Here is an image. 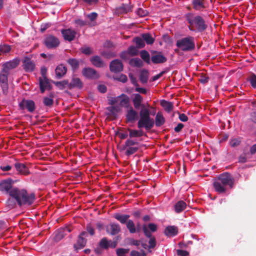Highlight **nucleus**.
Instances as JSON below:
<instances>
[{"instance_id": "f257e3e1", "label": "nucleus", "mask_w": 256, "mask_h": 256, "mask_svg": "<svg viewBox=\"0 0 256 256\" xmlns=\"http://www.w3.org/2000/svg\"><path fill=\"white\" fill-rule=\"evenodd\" d=\"M34 193H9L6 208L10 210L18 206L20 207L31 205L35 200Z\"/></svg>"}, {"instance_id": "f03ea898", "label": "nucleus", "mask_w": 256, "mask_h": 256, "mask_svg": "<svg viewBox=\"0 0 256 256\" xmlns=\"http://www.w3.org/2000/svg\"><path fill=\"white\" fill-rule=\"evenodd\" d=\"M140 118L138 122V128H144L146 130H150L154 124V120L150 116V111L148 108L141 110L140 112Z\"/></svg>"}, {"instance_id": "7ed1b4c3", "label": "nucleus", "mask_w": 256, "mask_h": 256, "mask_svg": "<svg viewBox=\"0 0 256 256\" xmlns=\"http://www.w3.org/2000/svg\"><path fill=\"white\" fill-rule=\"evenodd\" d=\"M186 17L188 22L192 26H195L198 32H203L206 29L208 26L201 16H194L192 13H188Z\"/></svg>"}, {"instance_id": "20e7f679", "label": "nucleus", "mask_w": 256, "mask_h": 256, "mask_svg": "<svg viewBox=\"0 0 256 256\" xmlns=\"http://www.w3.org/2000/svg\"><path fill=\"white\" fill-rule=\"evenodd\" d=\"M176 45L178 48L182 51H192L195 48L194 38L192 36L182 38L177 40Z\"/></svg>"}, {"instance_id": "39448f33", "label": "nucleus", "mask_w": 256, "mask_h": 256, "mask_svg": "<svg viewBox=\"0 0 256 256\" xmlns=\"http://www.w3.org/2000/svg\"><path fill=\"white\" fill-rule=\"evenodd\" d=\"M126 150L125 154L129 156L136 152L139 149L138 142L132 139H128L123 146Z\"/></svg>"}, {"instance_id": "423d86ee", "label": "nucleus", "mask_w": 256, "mask_h": 256, "mask_svg": "<svg viewBox=\"0 0 256 256\" xmlns=\"http://www.w3.org/2000/svg\"><path fill=\"white\" fill-rule=\"evenodd\" d=\"M14 183V181L11 178L2 180L0 182V191L8 192L10 190V192H20L18 188L12 187Z\"/></svg>"}, {"instance_id": "0eeeda50", "label": "nucleus", "mask_w": 256, "mask_h": 256, "mask_svg": "<svg viewBox=\"0 0 256 256\" xmlns=\"http://www.w3.org/2000/svg\"><path fill=\"white\" fill-rule=\"evenodd\" d=\"M20 60L18 58H14L2 64V70L4 72L10 74V70L16 68L20 64Z\"/></svg>"}, {"instance_id": "6e6552de", "label": "nucleus", "mask_w": 256, "mask_h": 256, "mask_svg": "<svg viewBox=\"0 0 256 256\" xmlns=\"http://www.w3.org/2000/svg\"><path fill=\"white\" fill-rule=\"evenodd\" d=\"M4 72L2 70L0 72V84L3 94L6 96L8 92V76L10 74Z\"/></svg>"}, {"instance_id": "1a4fd4ad", "label": "nucleus", "mask_w": 256, "mask_h": 256, "mask_svg": "<svg viewBox=\"0 0 256 256\" xmlns=\"http://www.w3.org/2000/svg\"><path fill=\"white\" fill-rule=\"evenodd\" d=\"M218 178L220 182L222 183L226 188L227 187L230 188L233 187L234 180L229 174L226 173L220 174Z\"/></svg>"}, {"instance_id": "9d476101", "label": "nucleus", "mask_w": 256, "mask_h": 256, "mask_svg": "<svg viewBox=\"0 0 256 256\" xmlns=\"http://www.w3.org/2000/svg\"><path fill=\"white\" fill-rule=\"evenodd\" d=\"M19 106L22 110L25 109L30 112H32L35 110L36 106L34 102L30 100H22L19 103Z\"/></svg>"}, {"instance_id": "9b49d317", "label": "nucleus", "mask_w": 256, "mask_h": 256, "mask_svg": "<svg viewBox=\"0 0 256 256\" xmlns=\"http://www.w3.org/2000/svg\"><path fill=\"white\" fill-rule=\"evenodd\" d=\"M126 116L128 122L134 123L138 120V113L132 106H130L126 110Z\"/></svg>"}, {"instance_id": "f8f14e48", "label": "nucleus", "mask_w": 256, "mask_h": 256, "mask_svg": "<svg viewBox=\"0 0 256 256\" xmlns=\"http://www.w3.org/2000/svg\"><path fill=\"white\" fill-rule=\"evenodd\" d=\"M151 60L154 64H162L166 62L167 58L162 52L154 51L152 54Z\"/></svg>"}, {"instance_id": "ddd939ff", "label": "nucleus", "mask_w": 256, "mask_h": 256, "mask_svg": "<svg viewBox=\"0 0 256 256\" xmlns=\"http://www.w3.org/2000/svg\"><path fill=\"white\" fill-rule=\"evenodd\" d=\"M87 235V233L85 231L82 232L80 234L78 237L76 243L74 246V248L76 250L78 251V250L82 249L85 246L87 240L84 238V236H86Z\"/></svg>"}, {"instance_id": "4468645a", "label": "nucleus", "mask_w": 256, "mask_h": 256, "mask_svg": "<svg viewBox=\"0 0 256 256\" xmlns=\"http://www.w3.org/2000/svg\"><path fill=\"white\" fill-rule=\"evenodd\" d=\"M82 74L86 78L89 79L96 80L99 78L100 74L94 68H86L82 70Z\"/></svg>"}, {"instance_id": "2eb2a0df", "label": "nucleus", "mask_w": 256, "mask_h": 256, "mask_svg": "<svg viewBox=\"0 0 256 256\" xmlns=\"http://www.w3.org/2000/svg\"><path fill=\"white\" fill-rule=\"evenodd\" d=\"M44 44L47 48H52L57 47L60 44V41L57 38L50 35L45 38Z\"/></svg>"}, {"instance_id": "dca6fc26", "label": "nucleus", "mask_w": 256, "mask_h": 256, "mask_svg": "<svg viewBox=\"0 0 256 256\" xmlns=\"http://www.w3.org/2000/svg\"><path fill=\"white\" fill-rule=\"evenodd\" d=\"M134 96L132 102L134 108L136 110H139L140 108H142V110L146 108V106L142 103L143 102L142 96L139 94H134Z\"/></svg>"}, {"instance_id": "f3484780", "label": "nucleus", "mask_w": 256, "mask_h": 256, "mask_svg": "<svg viewBox=\"0 0 256 256\" xmlns=\"http://www.w3.org/2000/svg\"><path fill=\"white\" fill-rule=\"evenodd\" d=\"M142 230L144 234V235L148 238H150V240L148 242L149 246L148 248H154L156 246V238L154 236H152L150 232L148 230L147 228V226L146 224H144L142 226Z\"/></svg>"}, {"instance_id": "a211bd4d", "label": "nucleus", "mask_w": 256, "mask_h": 256, "mask_svg": "<svg viewBox=\"0 0 256 256\" xmlns=\"http://www.w3.org/2000/svg\"><path fill=\"white\" fill-rule=\"evenodd\" d=\"M61 32L64 38L68 42L73 40L76 36V32L70 28L62 30Z\"/></svg>"}, {"instance_id": "6ab92c4d", "label": "nucleus", "mask_w": 256, "mask_h": 256, "mask_svg": "<svg viewBox=\"0 0 256 256\" xmlns=\"http://www.w3.org/2000/svg\"><path fill=\"white\" fill-rule=\"evenodd\" d=\"M110 71L112 72H120L123 70V64L120 60H115L110 62Z\"/></svg>"}, {"instance_id": "aec40b11", "label": "nucleus", "mask_w": 256, "mask_h": 256, "mask_svg": "<svg viewBox=\"0 0 256 256\" xmlns=\"http://www.w3.org/2000/svg\"><path fill=\"white\" fill-rule=\"evenodd\" d=\"M38 80L42 93H44L46 90L50 89V84L46 77L39 78Z\"/></svg>"}, {"instance_id": "412c9836", "label": "nucleus", "mask_w": 256, "mask_h": 256, "mask_svg": "<svg viewBox=\"0 0 256 256\" xmlns=\"http://www.w3.org/2000/svg\"><path fill=\"white\" fill-rule=\"evenodd\" d=\"M120 231V227L118 224L112 223L106 228V232L112 236L118 234Z\"/></svg>"}, {"instance_id": "4be33fe9", "label": "nucleus", "mask_w": 256, "mask_h": 256, "mask_svg": "<svg viewBox=\"0 0 256 256\" xmlns=\"http://www.w3.org/2000/svg\"><path fill=\"white\" fill-rule=\"evenodd\" d=\"M67 68L62 64L58 65L55 70L56 76L57 78H61L66 73Z\"/></svg>"}, {"instance_id": "5701e85b", "label": "nucleus", "mask_w": 256, "mask_h": 256, "mask_svg": "<svg viewBox=\"0 0 256 256\" xmlns=\"http://www.w3.org/2000/svg\"><path fill=\"white\" fill-rule=\"evenodd\" d=\"M23 66L26 72H32L34 70L35 64L30 58H26L23 61Z\"/></svg>"}, {"instance_id": "b1692460", "label": "nucleus", "mask_w": 256, "mask_h": 256, "mask_svg": "<svg viewBox=\"0 0 256 256\" xmlns=\"http://www.w3.org/2000/svg\"><path fill=\"white\" fill-rule=\"evenodd\" d=\"M15 168L20 174L27 176L30 174V171L25 164L16 162L14 164Z\"/></svg>"}, {"instance_id": "393cba45", "label": "nucleus", "mask_w": 256, "mask_h": 256, "mask_svg": "<svg viewBox=\"0 0 256 256\" xmlns=\"http://www.w3.org/2000/svg\"><path fill=\"white\" fill-rule=\"evenodd\" d=\"M128 131L129 132L130 139L134 138H138L143 136H146V134L141 130H137L132 128H128Z\"/></svg>"}, {"instance_id": "a878e982", "label": "nucleus", "mask_w": 256, "mask_h": 256, "mask_svg": "<svg viewBox=\"0 0 256 256\" xmlns=\"http://www.w3.org/2000/svg\"><path fill=\"white\" fill-rule=\"evenodd\" d=\"M164 234L168 236H174L178 233V228L174 226H168L164 230Z\"/></svg>"}, {"instance_id": "bb28decb", "label": "nucleus", "mask_w": 256, "mask_h": 256, "mask_svg": "<svg viewBox=\"0 0 256 256\" xmlns=\"http://www.w3.org/2000/svg\"><path fill=\"white\" fill-rule=\"evenodd\" d=\"M69 84L68 88L70 89H72L74 88H81L83 86V84L81 80L79 78L76 77H74L70 82H69Z\"/></svg>"}, {"instance_id": "cd10ccee", "label": "nucleus", "mask_w": 256, "mask_h": 256, "mask_svg": "<svg viewBox=\"0 0 256 256\" xmlns=\"http://www.w3.org/2000/svg\"><path fill=\"white\" fill-rule=\"evenodd\" d=\"M90 60L92 64L96 67L102 68L104 66V62L99 56H93L90 58Z\"/></svg>"}, {"instance_id": "c85d7f7f", "label": "nucleus", "mask_w": 256, "mask_h": 256, "mask_svg": "<svg viewBox=\"0 0 256 256\" xmlns=\"http://www.w3.org/2000/svg\"><path fill=\"white\" fill-rule=\"evenodd\" d=\"M213 186L214 190L218 192H224L227 190V188L222 183L220 182L218 178L214 180Z\"/></svg>"}, {"instance_id": "c756f323", "label": "nucleus", "mask_w": 256, "mask_h": 256, "mask_svg": "<svg viewBox=\"0 0 256 256\" xmlns=\"http://www.w3.org/2000/svg\"><path fill=\"white\" fill-rule=\"evenodd\" d=\"M130 10V8L129 6H126L124 4H122L119 7L116 8L115 10V13L118 15H120L124 14H126Z\"/></svg>"}, {"instance_id": "7c9ffc66", "label": "nucleus", "mask_w": 256, "mask_h": 256, "mask_svg": "<svg viewBox=\"0 0 256 256\" xmlns=\"http://www.w3.org/2000/svg\"><path fill=\"white\" fill-rule=\"evenodd\" d=\"M130 217V215L128 214H124L122 215L120 214H115L114 215V218L118 220L121 224H126L128 220V219Z\"/></svg>"}, {"instance_id": "2f4dec72", "label": "nucleus", "mask_w": 256, "mask_h": 256, "mask_svg": "<svg viewBox=\"0 0 256 256\" xmlns=\"http://www.w3.org/2000/svg\"><path fill=\"white\" fill-rule=\"evenodd\" d=\"M160 104L165 110L168 112H171L174 108L173 104L172 102H168L166 100H162L160 102Z\"/></svg>"}, {"instance_id": "473e14b6", "label": "nucleus", "mask_w": 256, "mask_h": 256, "mask_svg": "<svg viewBox=\"0 0 256 256\" xmlns=\"http://www.w3.org/2000/svg\"><path fill=\"white\" fill-rule=\"evenodd\" d=\"M120 96V98L119 100L120 105L124 107L128 106L130 102L128 96L124 94H122Z\"/></svg>"}, {"instance_id": "72a5a7b5", "label": "nucleus", "mask_w": 256, "mask_h": 256, "mask_svg": "<svg viewBox=\"0 0 256 256\" xmlns=\"http://www.w3.org/2000/svg\"><path fill=\"white\" fill-rule=\"evenodd\" d=\"M186 204L183 200L178 202L174 206L176 212L178 213L180 212L186 208Z\"/></svg>"}, {"instance_id": "f704fd0d", "label": "nucleus", "mask_w": 256, "mask_h": 256, "mask_svg": "<svg viewBox=\"0 0 256 256\" xmlns=\"http://www.w3.org/2000/svg\"><path fill=\"white\" fill-rule=\"evenodd\" d=\"M66 235V232H64V230L60 228L56 232L54 240L56 242H58Z\"/></svg>"}, {"instance_id": "c9c22d12", "label": "nucleus", "mask_w": 256, "mask_h": 256, "mask_svg": "<svg viewBox=\"0 0 256 256\" xmlns=\"http://www.w3.org/2000/svg\"><path fill=\"white\" fill-rule=\"evenodd\" d=\"M142 37L148 44H152L154 42V38L148 33L142 34Z\"/></svg>"}, {"instance_id": "e433bc0d", "label": "nucleus", "mask_w": 256, "mask_h": 256, "mask_svg": "<svg viewBox=\"0 0 256 256\" xmlns=\"http://www.w3.org/2000/svg\"><path fill=\"white\" fill-rule=\"evenodd\" d=\"M130 64L132 66L138 68L142 67L143 66L142 60L139 58H134L130 60Z\"/></svg>"}, {"instance_id": "4c0bfd02", "label": "nucleus", "mask_w": 256, "mask_h": 256, "mask_svg": "<svg viewBox=\"0 0 256 256\" xmlns=\"http://www.w3.org/2000/svg\"><path fill=\"white\" fill-rule=\"evenodd\" d=\"M126 226L130 233L134 234L136 232L135 224L132 220H128L126 223Z\"/></svg>"}, {"instance_id": "58836bf2", "label": "nucleus", "mask_w": 256, "mask_h": 256, "mask_svg": "<svg viewBox=\"0 0 256 256\" xmlns=\"http://www.w3.org/2000/svg\"><path fill=\"white\" fill-rule=\"evenodd\" d=\"M148 78V72L147 70H143L140 72V79L143 84L147 82Z\"/></svg>"}, {"instance_id": "ea45409f", "label": "nucleus", "mask_w": 256, "mask_h": 256, "mask_svg": "<svg viewBox=\"0 0 256 256\" xmlns=\"http://www.w3.org/2000/svg\"><path fill=\"white\" fill-rule=\"evenodd\" d=\"M164 122V118L160 112L156 114V126H160Z\"/></svg>"}, {"instance_id": "a19ab883", "label": "nucleus", "mask_w": 256, "mask_h": 256, "mask_svg": "<svg viewBox=\"0 0 256 256\" xmlns=\"http://www.w3.org/2000/svg\"><path fill=\"white\" fill-rule=\"evenodd\" d=\"M109 240L106 238H103L98 243L99 246L103 249L107 250L109 248Z\"/></svg>"}, {"instance_id": "79ce46f5", "label": "nucleus", "mask_w": 256, "mask_h": 256, "mask_svg": "<svg viewBox=\"0 0 256 256\" xmlns=\"http://www.w3.org/2000/svg\"><path fill=\"white\" fill-rule=\"evenodd\" d=\"M134 42H136V47L138 48H143L145 46L144 40L142 38L136 37L134 39Z\"/></svg>"}, {"instance_id": "37998d69", "label": "nucleus", "mask_w": 256, "mask_h": 256, "mask_svg": "<svg viewBox=\"0 0 256 256\" xmlns=\"http://www.w3.org/2000/svg\"><path fill=\"white\" fill-rule=\"evenodd\" d=\"M140 56L141 58L147 64L150 63V56L149 53L145 50H143L140 52Z\"/></svg>"}, {"instance_id": "c03bdc74", "label": "nucleus", "mask_w": 256, "mask_h": 256, "mask_svg": "<svg viewBox=\"0 0 256 256\" xmlns=\"http://www.w3.org/2000/svg\"><path fill=\"white\" fill-rule=\"evenodd\" d=\"M192 4L194 8L196 10H199L201 8L204 7L203 4V0H193Z\"/></svg>"}, {"instance_id": "a18cd8bd", "label": "nucleus", "mask_w": 256, "mask_h": 256, "mask_svg": "<svg viewBox=\"0 0 256 256\" xmlns=\"http://www.w3.org/2000/svg\"><path fill=\"white\" fill-rule=\"evenodd\" d=\"M54 84L60 88V89H64L66 87H68V86L70 84L68 81V80H64L61 82H54Z\"/></svg>"}, {"instance_id": "49530a36", "label": "nucleus", "mask_w": 256, "mask_h": 256, "mask_svg": "<svg viewBox=\"0 0 256 256\" xmlns=\"http://www.w3.org/2000/svg\"><path fill=\"white\" fill-rule=\"evenodd\" d=\"M68 63L70 64L73 69H77L79 66V62L74 58H70L68 60Z\"/></svg>"}, {"instance_id": "de8ad7c7", "label": "nucleus", "mask_w": 256, "mask_h": 256, "mask_svg": "<svg viewBox=\"0 0 256 256\" xmlns=\"http://www.w3.org/2000/svg\"><path fill=\"white\" fill-rule=\"evenodd\" d=\"M43 102L46 106H52L54 104L52 96H50V97H44Z\"/></svg>"}, {"instance_id": "09e8293b", "label": "nucleus", "mask_w": 256, "mask_h": 256, "mask_svg": "<svg viewBox=\"0 0 256 256\" xmlns=\"http://www.w3.org/2000/svg\"><path fill=\"white\" fill-rule=\"evenodd\" d=\"M130 249L118 248L116 250V253L118 256H125L126 254L128 253Z\"/></svg>"}, {"instance_id": "8fccbe9b", "label": "nucleus", "mask_w": 256, "mask_h": 256, "mask_svg": "<svg viewBox=\"0 0 256 256\" xmlns=\"http://www.w3.org/2000/svg\"><path fill=\"white\" fill-rule=\"evenodd\" d=\"M138 48H136L134 46H130L128 49V52H129L130 56H135L138 54Z\"/></svg>"}, {"instance_id": "3c124183", "label": "nucleus", "mask_w": 256, "mask_h": 256, "mask_svg": "<svg viewBox=\"0 0 256 256\" xmlns=\"http://www.w3.org/2000/svg\"><path fill=\"white\" fill-rule=\"evenodd\" d=\"M80 51L82 53L90 55L93 53L92 48L86 46H84L80 48Z\"/></svg>"}, {"instance_id": "603ef678", "label": "nucleus", "mask_w": 256, "mask_h": 256, "mask_svg": "<svg viewBox=\"0 0 256 256\" xmlns=\"http://www.w3.org/2000/svg\"><path fill=\"white\" fill-rule=\"evenodd\" d=\"M10 50V48L8 45H0V55L8 52Z\"/></svg>"}, {"instance_id": "864d4df0", "label": "nucleus", "mask_w": 256, "mask_h": 256, "mask_svg": "<svg viewBox=\"0 0 256 256\" xmlns=\"http://www.w3.org/2000/svg\"><path fill=\"white\" fill-rule=\"evenodd\" d=\"M127 243L130 245L138 246L140 244V240H135L132 238H128L126 240Z\"/></svg>"}, {"instance_id": "5fc2aeb1", "label": "nucleus", "mask_w": 256, "mask_h": 256, "mask_svg": "<svg viewBox=\"0 0 256 256\" xmlns=\"http://www.w3.org/2000/svg\"><path fill=\"white\" fill-rule=\"evenodd\" d=\"M130 256H146V254L144 250H142L140 252L136 250H132L130 254Z\"/></svg>"}, {"instance_id": "6e6d98bb", "label": "nucleus", "mask_w": 256, "mask_h": 256, "mask_svg": "<svg viewBox=\"0 0 256 256\" xmlns=\"http://www.w3.org/2000/svg\"><path fill=\"white\" fill-rule=\"evenodd\" d=\"M241 140L240 138H233L230 141V145L232 147H236L240 145Z\"/></svg>"}, {"instance_id": "4d7b16f0", "label": "nucleus", "mask_w": 256, "mask_h": 256, "mask_svg": "<svg viewBox=\"0 0 256 256\" xmlns=\"http://www.w3.org/2000/svg\"><path fill=\"white\" fill-rule=\"evenodd\" d=\"M136 14L140 16H146L148 14L147 10L142 9V8H138L136 11Z\"/></svg>"}, {"instance_id": "13d9d810", "label": "nucleus", "mask_w": 256, "mask_h": 256, "mask_svg": "<svg viewBox=\"0 0 256 256\" xmlns=\"http://www.w3.org/2000/svg\"><path fill=\"white\" fill-rule=\"evenodd\" d=\"M250 81L252 86L256 88V75L253 74L250 77Z\"/></svg>"}, {"instance_id": "bf43d9fd", "label": "nucleus", "mask_w": 256, "mask_h": 256, "mask_svg": "<svg viewBox=\"0 0 256 256\" xmlns=\"http://www.w3.org/2000/svg\"><path fill=\"white\" fill-rule=\"evenodd\" d=\"M86 233L88 232L90 236L94 234V230L90 224H88L86 226Z\"/></svg>"}, {"instance_id": "052dcab7", "label": "nucleus", "mask_w": 256, "mask_h": 256, "mask_svg": "<svg viewBox=\"0 0 256 256\" xmlns=\"http://www.w3.org/2000/svg\"><path fill=\"white\" fill-rule=\"evenodd\" d=\"M176 254L178 256H188L189 254L188 252L182 250H177Z\"/></svg>"}, {"instance_id": "680f3d73", "label": "nucleus", "mask_w": 256, "mask_h": 256, "mask_svg": "<svg viewBox=\"0 0 256 256\" xmlns=\"http://www.w3.org/2000/svg\"><path fill=\"white\" fill-rule=\"evenodd\" d=\"M148 228L150 229L152 232H155L157 230V226L154 223H150L147 226Z\"/></svg>"}, {"instance_id": "e2e57ef3", "label": "nucleus", "mask_w": 256, "mask_h": 256, "mask_svg": "<svg viewBox=\"0 0 256 256\" xmlns=\"http://www.w3.org/2000/svg\"><path fill=\"white\" fill-rule=\"evenodd\" d=\"M120 98V96L116 98H112L110 100H109V104L111 105H114L119 102Z\"/></svg>"}, {"instance_id": "0e129e2a", "label": "nucleus", "mask_w": 256, "mask_h": 256, "mask_svg": "<svg viewBox=\"0 0 256 256\" xmlns=\"http://www.w3.org/2000/svg\"><path fill=\"white\" fill-rule=\"evenodd\" d=\"M116 79L122 82H126L128 80L126 76L123 74H120V76L117 77Z\"/></svg>"}, {"instance_id": "69168bd1", "label": "nucleus", "mask_w": 256, "mask_h": 256, "mask_svg": "<svg viewBox=\"0 0 256 256\" xmlns=\"http://www.w3.org/2000/svg\"><path fill=\"white\" fill-rule=\"evenodd\" d=\"M208 77L206 75H201L199 78V80L202 84H205L208 82Z\"/></svg>"}, {"instance_id": "338daca9", "label": "nucleus", "mask_w": 256, "mask_h": 256, "mask_svg": "<svg viewBox=\"0 0 256 256\" xmlns=\"http://www.w3.org/2000/svg\"><path fill=\"white\" fill-rule=\"evenodd\" d=\"M98 17V14L96 12H92L87 15V18L91 21L94 20Z\"/></svg>"}, {"instance_id": "774afa93", "label": "nucleus", "mask_w": 256, "mask_h": 256, "mask_svg": "<svg viewBox=\"0 0 256 256\" xmlns=\"http://www.w3.org/2000/svg\"><path fill=\"white\" fill-rule=\"evenodd\" d=\"M109 248H115L118 244V238L114 241L109 240Z\"/></svg>"}]
</instances>
